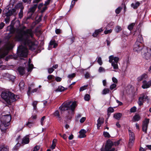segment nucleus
<instances>
[{"instance_id":"nucleus-1","label":"nucleus","mask_w":151,"mask_h":151,"mask_svg":"<svg viewBox=\"0 0 151 151\" xmlns=\"http://www.w3.org/2000/svg\"><path fill=\"white\" fill-rule=\"evenodd\" d=\"M34 32L31 29L22 31L21 33L17 35L15 37L17 40L20 41L21 45L17 49V55L20 57H26L28 55L27 47L32 50H35L37 47L33 42Z\"/></svg>"},{"instance_id":"nucleus-2","label":"nucleus","mask_w":151,"mask_h":151,"mask_svg":"<svg viewBox=\"0 0 151 151\" xmlns=\"http://www.w3.org/2000/svg\"><path fill=\"white\" fill-rule=\"evenodd\" d=\"M133 50L134 51L138 53L142 51V55L147 60L150 57L151 50L150 49H148V48L147 47L143 48L142 44L135 42L133 46Z\"/></svg>"},{"instance_id":"nucleus-3","label":"nucleus","mask_w":151,"mask_h":151,"mask_svg":"<svg viewBox=\"0 0 151 151\" xmlns=\"http://www.w3.org/2000/svg\"><path fill=\"white\" fill-rule=\"evenodd\" d=\"M77 106L76 101L72 102L70 101H66L63 103L59 107L60 110L61 111V113H63V111L68 110H70L73 111Z\"/></svg>"},{"instance_id":"nucleus-4","label":"nucleus","mask_w":151,"mask_h":151,"mask_svg":"<svg viewBox=\"0 0 151 151\" xmlns=\"http://www.w3.org/2000/svg\"><path fill=\"white\" fill-rule=\"evenodd\" d=\"M1 97L8 103L10 104L16 100L17 96L9 91L3 92L1 95Z\"/></svg>"},{"instance_id":"nucleus-5","label":"nucleus","mask_w":151,"mask_h":151,"mask_svg":"<svg viewBox=\"0 0 151 151\" xmlns=\"http://www.w3.org/2000/svg\"><path fill=\"white\" fill-rule=\"evenodd\" d=\"M11 119V116L9 114L2 115L1 118V121L2 123L0 127L2 132H4L6 130V127L10 124V122Z\"/></svg>"},{"instance_id":"nucleus-6","label":"nucleus","mask_w":151,"mask_h":151,"mask_svg":"<svg viewBox=\"0 0 151 151\" xmlns=\"http://www.w3.org/2000/svg\"><path fill=\"white\" fill-rule=\"evenodd\" d=\"M109 62L111 63V66L115 70L118 69V62L119 60V58L117 57H114L112 55L109 56Z\"/></svg>"},{"instance_id":"nucleus-7","label":"nucleus","mask_w":151,"mask_h":151,"mask_svg":"<svg viewBox=\"0 0 151 151\" xmlns=\"http://www.w3.org/2000/svg\"><path fill=\"white\" fill-rule=\"evenodd\" d=\"M113 145L112 142L110 140H108L106 142L104 148L101 149V151H116L115 148L112 147Z\"/></svg>"},{"instance_id":"nucleus-8","label":"nucleus","mask_w":151,"mask_h":151,"mask_svg":"<svg viewBox=\"0 0 151 151\" xmlns=\"http://www.w3.org/2000/svg\"><path fill=\"white\" fill-rule=\"evenodd\" d=\"M129 147H132L134 142L135 137L134 133L130 130H129Z\"/></svg>"},{"instance_id":"nucleus-9","label":"nucleus","mask_w":151,"mask_h":151,"mask_svg":"<svg viewBox=\"0 0 151 151\" xmlns=\"http://www.w3.org/2000/svg\"><path fill=\"white\" fill-rule=\"evenodd\" d=\"M148 100L147 96L144 93H142L140 95L137 103L139 106H141L143 105L144 102Z\"/></svg>"},{"instance_id":"nucleus-10","label":"nucleus","mask_w":151,"mask_h":151,"mask_svg":"<svg viewBox=\"0 0 151 151\" xmlns=\"http://www.w3.org/2000/svg\"><path fill=\"white\" fill-rule=\"evenodd\" d=\"M149 120V119H145L143 122L142 129V131L145 133L147 132Z\"/></svg>"},{"instance_id":"nucleus-11","label":"nucleus","mask_w":151,"mask_h":151,"mask_svg":"<svg viewBox=\"0 0 151 151\" xmlns=\"http://www.w3.org/2000/svg\"><path fill=\"white\" fill-rule=\"evenodd\" d=\"M142 83V87L143 89L149 88L151 86V80L147 82L146 81H144Z\"/></svg>"},{"instance_id":"nucleus-12","label":"nucleus","mask_w":151,"mask_h":151,"mask_svg":"<svg viewBox=\"0 0 151 151\" xmlns=\"http://www.w3.org/2000/svg\"><path fill=\"white\" fill-rule=\"evenodd\" d=\"M16 9H15L13 8L9 10L6 14V17H9L12 15L13 14L15 15L17 14L16 12Z\"/></svg>"},{"instance_id":"nucleus-13","label":"nucleus","mask_w":151,"mask_h":151,"mask_svg":"<svg viewBox=\"0 0 151 151\" xmlns=\"http://www.w3.org/2000/svg\"><path fill=\"white\" fill-rule=\"evenodd\" d=\"M79 135L78 136L79 138H84L86 137V131L84 129H81L79 132Z\"/></svg>"},{"instance_id":"nucleus-14","label":"nucleus","mask_w":151,"mask_h":151,"mask_svg":"<svg viewBox=\"0 0 151 151\" xmlns=\"http://www.w3.org/2000/svg\"><path fill=\"white\" fill-rule=\"evenodd\" d=\"M143 42V40L142 35H139L137 38V41L135 42L142 45Z\"/></svg>"},{"instance_id":"nucleus-15","label":"nucleus","mask_w":151,"mask_h":151,"mask_svg":"<svg viewBox=\"0 0 151 151\" xmlns=\"http://www.w3.org/2000/svg\"><path fill=\"white\" fill-rule=\"evenodd\" d=\"M104 119L100 118L97 120V127L98 129H99L102 124L103 123Z\"/></svg>"},{"instance_id":"nucleus-16","label":"nucleus","mask_w":151,"mask_h":151,"mask_svg":"<svg viewBox=\"0 0 151 151\" xmlns=\"http://www.w3.org/2000/svg\"><path fill=\"white\" fill-rule=\"evenodd\" d=\"M29 142V139L27 136L24 137L22 139V143L26 144L28 143Z\"/></svg>"},{"instance_id":"nucleus-17","label":"nucleus","mask_w":151,"mask_h":151,"mask_svg":"<svg viewBox=\"0 0 151 151\" xmlns=\"http://www.w3.org/2000/svg\"><path fill=\"white\" fill-rule=\"evenodd\" d=\"M31 61L30 58L29 59L28 61V68H27V71L28 72H31L33 67V65L32 64H31Z\"/></svg>"},{"instance_id":"nucleus-18","label":"nucleus","mask_w":151,"mask_h":151,"mask_svg":"<svg viewBox=\"0 0 151 151\" xmlns=\"http://www.w3.org/2000/svg\"><path fill=\"white\" fill-rule=\"evenodd\" d=\"M103 31V29L102 28H100L96 30L93 33L92 35L94 37H97L98 34Z\"/></svg>"},{"instance_id":"nucleus-19","label":"nucleus","mask_w":151,"mask_h":151,"mask_svg":"<svg viewBox=\"0 0 151 151\" xmlns=\"http://www.w3.org/2000/svg\"><path fill=\"white\" fill-rule=\"evenodd\" d=\"M67 88H65L64 87L61 86H59L58 88L55 90L56 92H62L66 90Z\"/></svg>"},{"instance_id":"nucleus-20","label":"nucleus","mask_w":151,"mask_h":151,"mask_svg":"<svg viewBox=\"0 0 151 151\" xmlns=\"http://www.w3.org/2000/svg\"><path fill=\"white\" fill-rule=\"evenodd\" d=\"M122 116L121 113H115L114 115V118L117 120H119Z\"/></svg>"},{"instance_id":"nucleus-21","label":"nucleus","mask_w":151,"mask_h":151,"mask_svg":"<svg viewBox=\"0 0 151 151\" xmlns=\"http://www.w3.org/2000/svg\"><path fill=\"white\" fill-rule=\"evenodd\" d=\"M18 71L20 75H23L25 73V69L24 68L19 67L18 69Z\"/></svg>"},{"instance_id":"nucleus-22","label":"nucleus","mask_w":151,"mask_h":151,"mask_svg":"<svg viewBox=\"0 0 151 151\" xmlns=\"http://www.w3.org/2000/svg\"><path fill=\"white\" fill-rule=\"evenodd\" d=\"M38 101H33L32 104V105L33 107V109L34 110L37 111V105L38 103Z\"/></svg>"},{"instance_id":"nucleus-23","label":"nucleus","mask_w":151,"mask_h":151,"mask_svg":"<svg viewBox=\"0 0 151 151\" xmlns=\"http://www.w3.org/2000/svg\"><path fill=\"white\" fill-rule=\"evenodd\" d=\"M147 77V76L146 74H144L137 78V80L138 81H140L146 78Z\"/></svg>"},{"instance_id":"nucleus-24","label":"nucleus","mask_w":151,"mask_h":151,"mask_svg":"<svg viewBox=\"0 0 151 151\" xmlns=\"http://www.w3.org/2000/svg\"><path fill=\"white\" fill-rule=\"evenodd\" d=\"M37 7V4L34 5L29 9V12L33 13Z\"/></svg>"},{"instance_id":"nucleus-25","label":"nucleus","mask_w":151,"mask_h":151,"mask_svg":"<svg viewBox=\"0 0 151 151\" xmlns=\"http://www.w3.org/2000/svg\"><path fill=\"white\" fill-rule=\"evenodd\" d=\"M0 151H9V148L8 146H1L0 147Z\"/></svg>"},{"instance_id":"nucleus-26","label":"nucleus","mask_w":151,"mask_h":151,"mask_svg":"<svg viewBox=\"0 0 151 151\" xmlns=\"http://www.w3.org/2000/svg\"><path fill=\"white\" fill-rule=\"evenodd\" d=\"M54 116L57 117L58 119L59 120H60L61 119L60 116L59 114V112L58 111H56L53 114Z\"/></svg>"},{"instance_id":"nucleus-27","label":"nucleus","mask_w":151,"mask_h":151,"mask_svg":"<svg viewBox=\"0 0 151 151\" xmlns=\"http://www.w3.org/2000/svg\"><path fill=\"white\" fill-rule=\"evenodd\" d=\"M6 76L11 81H13L15 78V77L14 76L11 75L9 74H6Z\"/></svg>"},{"instance_id":"nucleus-28","label":"nucleus","mask_w":151,"mask_h":151,"mask_svg":"<svg viewBox=\"0 0 151 151\" xmlns=\"http://www.w3.org/2000/svg\"><path fill=\"white\" fill-rule=\"evenodd\" d=\"M140 116L139 115H135L133 117V119L134 122L138 121L140 120Z\"/></svg>"},{"instance_id":"nucleus-29","label":"nucleus","mask_w":151,"mask_h":151,"mask_svg":"<svg viewBox=\"0 0 151 151\" xmlns=\"http://www.w3.org/2000/svg\"><path fill=\"white\" fill-rule=\"evenodd\" d=\"M140 3L137 2H136L135 4L134 3H132L131 4V6L134 9H137V7L139 5Z\"/></svg>"},{"instance_id":"nucleus-30","label":"nucleus","mask_w":151,"mask_h":151,"mask_svg":"<svg viewBox=\"0 0 151 151\" xmlns=\"http://www.w3.org/2000/svg\"><path fill=\"white\" fill-rule=\"evenodd\" d=\"M110 92V91L109 89L105 88L103 90L102 93L103 95H106L107 93H109Z\"/></svg>"},{"instance_id":"nucleus-31","label":"nucleus","mask_w":151,"mask_h":151,"mask_svg":"<svg viewBox=\"0 0 151 151\" xmlns=\"http://www.w3.org/2000/svg\"><path fill=\"white\" fill-rule=\"evenodd\" d=\"M34 125V123L33 121H28V123L26 124V125L29 128H30L32 127Z\"/></svg>"},{"instance_id":"nucleus-32","label":"nucleus","mask_w":151,"mask_h":151,"mask_svg":"<svg viewBox=\"0 0 151 151\" xmlns=\"http://www.w3.org/2000/svg\"><path fill=\"white\" fill-rule=\"evenodd\" d=\"M56 142L57 140L56 139H54L52 141V144L51 146V148L53 150L55 148Z\"/></svg>"},{"instance_id":"nucleus-33","label":"nucleus","mask_w":151,"mask_h":151,"mask_svg":"<svg viewBox=\"0 0 151 151\" xmlns=\"http://www.w3.org/2000/svg\"><path fill=\"white\" fill-rule=\"evenodd\" d=\"M34 85L33 84H32L31 85L29 86L28 88V90L27 92V94L29 96L30 95V91L31 90L32 88L34 87Z\"/></svg>"},{"instance_id":"nucleus-34","label":"nucleus","mask_w":151,"mask_h":151,"mask_svg":"<svg viewBox=\"0 0 151 151\" xmlns=\"http://www.w3.org/2000/svg\"><path fill=\"white\" fill-rule=\"evenodd\" d=\"M24 81H21L19 83V86L21 90L23 89L24 87Z\"/></svg>"},{"instance_id":"nucleus-35","label":"nucleus","mask_w":151,"mask_h":151,"mask_svg":"<svg viewBox=\"0 0 151 151\" xmlns=\"http://www.w3.org/2000/svg\"><path fill=\"white\" fill-rule=\"evenodd\" d=\"M135 25V23H132L130 24L128 27V29L130 30H132L133 28V27Z\"/></svg>"},{"instance_id":"nucleus-36","label":"nucleus","mask_w":151,"mask_h":151,"mask_svg":"<svg viewBox=\"0 0 151 151\" xmlns=\"http://www.w3.org/2000/svg\"><path fill=\"white\" fill-rule=\"evenodd\" d=\"M116 84L115 83H113L110 86V89L111 90H112L113 89H114V90H115L116 89Z\"/></svg>"},{"instance_id":"nucleus-37","label":"nucleus","mask_w":151,"mask_h":151,"mask_svg":"<svg viewBox=\"0 0 151 151\" xmlns=\"http://www.w3.org/2000/svg\"><path fill=\"white\" fill-rule=\"evenodd\" d=\"M8 29H9L10 31V32L12 33H13L14 32V27L12 26H10L8 27Z\"/></svg>"},{"instance_id":"nucleus-38","label":"nucleus","mask_w":151,"mask_h":151,"mask_svg":"<svg viewBox=\"0 0 151 151\" xmlns=\"http://www.w3.org/2000/svg\"><path fill=\"white\" fill-rule=\"evenodd\" d=\"M103 135L105 137L109 138L110 137V135L109 133L106 132H103Z\"/></svg>"},{"instance_id":"nucleus-39","label":"nucleus","mask_w":151,"mask_h":151,"mask_svg":"<svg viewBox=\"0 0 151 151\" xmlns=\"http://www.w3.org/2000/svg\"><path fill=\"white\" fill-rule=\"evenodd\" d=\"M114 111V109L113 108L111 107H109L108 109L107 112L108 114L109 113H112Z\"/></svg>"},{"instance_id":"nucleus-40","label":"nucleus","mask_w":151,"mask_h":151,"mask_svg":"<svg viewBox=\"0 0 151 151\" xmlns=\"http://www.w3.org/2000/svg\"><path fill=\"white\" fill-rule=\"evenodd\" d=\"M105 69L103 67H99L98 71L99 73L104 72L105 71Z\"/></svg>"},{"instance_id":"nucleus-41","label":"nucleus","mask_w":151,"mask_h":151,"mask_svg":"<svg viewBox=\"0 0 151 151\" xmlns=\"http://www.w3.org/2000/svg\"><path fill=\"white\" fill-rule=\"evenodd\" d=\"M97 62L100 65H101L103 63L101 57H99L98 58Z\"/></svg>"},{"instance_id":"nucleus-42","label":"nucleus","mask_w":151,"mask_h":151,"mask_svg":"<svg viewBox=\"0 0 151 151\" xmlns=\"http://www.w3.org/2000/svg\"><path fill=\"white\" fill-rule=\"evenodd\" d=\"M19 18L20 19H21L22 17L23 16V12L22 9L20 10V11L19 13Z\"/></svg>"},{"instance_id":"nucleus-43","label":"nucleus","mask_w":151,"mask_h":151,"mask_svg":"<svg viewBox=\"0 0 151 151\" xmlns=\"http://www.w3.org/2000/svg\"><path fill=\"white\" fill-rule=\"evenodd\" d=\"M90 95L88 94H86L85 96L84 99L85 100L88 101L90 99Z\"/></svg>"},{"instance_id":"nucleus-44","label":"nucleus","mask_w":151,"mask_h":151,"mask_svg":"<svg viewBox=\"0 0 151 151\" xmlns=\"http://www.w3.org/2000/svg\"><path fill=\"white\" fill-rule=\"evenodd\" d=\"M137 108L135 106L132 107L130 109V111L131 113L134 112L136 111Z\"/></svg>"},{"instance_id":"nucleus-45","label":"nucleus","mask_w":151,"mask_h":151,"mask_svg":"<svg viewBox=\"0 0 151 151\" xmlns=\"http://www.w3.org/2000/svg\"><path fill=\"white\" fill-rule=\"evenodd\" d=\"M122 28L119 26H117L115 29V31L116 32H119L121 30Z\"/></svg>"},{"instance_id":"nucleus-46","label":"nucleus","mask_w":151,"mask_h":151,"mask_svg":"<svg viewBox=\"0 0 151 151\" xmlns=\"http://www.w3.org/2000/svg\"><path fill=\"white\" fill-rule=\"evenodd\" d=\"M76 76V74L75 73H73L71 74L68 75V77L69 78L72 79L73 78Z\"/></svg>"},{"instance_id":"nucleus-47","label":"nucleus","mask_w":151,"mask_h":151,"mask_svg":"<svg viewBox=\"0 0 151 151\" xmlns=\"http://www.w3.org/2000/svg\"><path fill=\"white\" fill-rule=\"evenodd\" d=\"M16 6L18 8H20L21 9H22L23 10L24 8V7L23 6L22 3L18 4Z\"/></svg>"},{"instance_id":"nucleus-48","label":"nucleus","mask_w":151,"mask_h":151,"mask_svg":"<svg viewBox=\"0 0 151 151\" xmlns=\"http://www.w3.org/2000/svg\"><path fill=\"white\" fill-rule=\"evenodd\" d=\"M88 85H85L83 86H82L80 87V88L79 91H82L86 89V87H87Z\"/></svg>"},{"instance_id":"nucleus-49","label":"nucleus","mask_w":151,"mask_h":151,"mask_svg":"<svg viewBox=\"0 0 151 151\" xmlns=\"http://www.w3.org/2000/svg\"><path fill=\"white\" fill-rule=\"evenodd\" d=\"M122 9V7H118L115 10L116 13L117 14H119L120 12Z\"/></svg>"},{"instance_id":"nucleus-50","label":"nucleus","mask_w":151,"mask_h":151,"mask_svg":"<svg viewBox=\"0 0 151 151\" xmlns=\"http://www.w3.org/2000/svg\"><path fill=\"white\" fill-rule=\"evenodd\" d=\"M49 73L50 74L52 73L54 70V68L52 67L51 68H48L47 69Z\"/></svg>"},{"instance_id":"nucleus-51","label":"nucleus","mask_w":151,"mask_h":151,"mask_svg":"<svg viewBox=\"0 0 151 151\" xmlns=\"http://www.w3.org/2000/svg\"><path fill=\"white\" fill-rule=\"evenodd\" d=\"M10 21V17H6L5 19V23L6 24H8L9 23Z\"/></svg>"},{"instance_id":"nucleus-52","label":"nucleus","mask_w":151,"mask_h":151,"mask_svg":"<svg viewBox=\"0 0 151 151\" xmlns=\"http://www.w3.org/2000/svg\"><path fill=\"white\" fill-rule=\"evenodd\" d=\"M106 29H106V30L104 32V33L105 34H107L108 33H110L112 31V30L111 29H110L108 30H106Z\"/></svg>"},{"instance_id":"nucleus-53","label":"nucleus","mask_w":151,"mask_h":151,"mask_svg":"<svg viewBox=\"0 0 151 151\" xmlns=\"http://www.w3.org/2000/svg\"><path fill=\"white\" fill-rule=\"evenodd\" d=\"M40 147L38 145H36L34 147V150L33 151H38L40 149Z\"/></svg>"},{"instance_id":"nucleus-54","label":"nucleus","mask_w":151,"mask_h":151,"mask_svg":"<svg viewBox=\"0 0 151 151\" xmlns=\"http://www.w3.org/2000/svg\"><path fill=\"white\" fill-rule=\"evenodd\" d=\"M55 80L57 82H60L61 81L62 78L59 77H57L55 78Z\"/></svg>"},{"instance_id":"nucleus-55","label":"nucleus","mask_w":151,"mask_h":151,"mask_svg":"<svg viewBox=\"0 0 151 151\" xmlns=\"http://www.w3.org/2000/svg\"><path fill=\"white\" fill-rule=\"evenodd\" d=\"M90 76V74L88 72H86L85 75V77L86 78H89Z\"/></svg>"},{"instance_id":"nucleus-56","label":"nucleus","mask_w":151,"mask_h":151,"mask_svg":"<svg viewBox=\"0 0 151 151\" xmlns=\"http://www.w3.org/2000/svg\"><path fill=\"white\" fill-rule=\"evenodd\" d=\"M112 80L113 82L115 83H117V80L116 78H115L113 77L112 78Z\"/></svg>"},{"instance_id":"nucleus-57","label":"nucleus","mask_w":151,"mask_h":151,"mask_svg":"<svg viewBox=\"0 0 151 151\" xmlns=\"http://www.w3.org/2000/svg\"><path fill=\"white\" fill-rule=\"evenodd\" d=\"M45 118V116H43L41 119V124L42 125H43L44 123V121Z\"/></svg>"},{"instance_id":"nucleus-58","label":"nucleus","mask_w":151,"mask_h":151,"mask_svg":"<svg viewBox=\"0 0 151 151\" xmlns=\"http://www.w3.org/2000/svg\"><path fill=\"white\" fill-rule=\"evenodd\" d=\"M86 119L85 117H82L80 120V122L81 123H83Z\"/></svg>"},{"instance_id":"nucleus-59","label":"nucleus","mask_w":151,"mask_h":151,"mask_svg":"<svg viewBox=\"0 0 151 151\" xmlns=\"http://www.w3.org/2000/svg\"><path fill=\"white\" fill-rule=\"evenodd\" d=\"M5 24L3 22H1L0 23V29H2L4 27Z\"/></svg>"},{"instance_id":"nucleus-60","label":"nucleus","mask_w":151,"mask_h":151,"mask_svg":"<svg viewBox=\"0 0 151 151\" xmlns=\"http://www.w3.org/2000/svg\"><path fill=\"white\" fill-rule=\"evenodd\" d=\"M54 77L53 75H49L47 76V79L49 80H51Z\"/></svg>"},{"instance_id":"nucleus-61","label":"nucleus","mask_w":151,"mask_h":151,"mask_svg":"<svg viewBox=\"0 0 151 151\" xmlns=\"http://www.w3.org/2000/svg\"><path fill=\"white\" fill-rule=\"evenodd\" d=\"M75 4V2H73V1H72V2H71V4L70 5V9H71L72 8V7Z\"/></svg>"},{"instance_id":"nucleus-62","label":"nucleus","mask_w":151,"mask_h":151,"mask_svg":"<svg viewBox=\"0 0 151 151\" xmlns=\"http://www.w3.org/2000/svg\"><path fill=\"white\" fill-rule=\"evenodd\" d=\"M61 137H62L65 140L67 138V137L66 136V135L65 134H63V135H62V136H61Z\"/></svg>"},{"instance_id":"nucleus-63","label":"nucleus","mask_w":151,"mask_h":151,"mask_svg":"<svg viewBox=\"0 0 151 151\" xmlns=\"http://www.w3.org/2000/svg\"><path fill=\"white\" fill-rule=\"evenodd\" d=\"M50 1L48 0H47V1H45V5L47 6L49 4L50 2Z\"/></svg>"},{"instance_id":"nucleus-64","label":"nucleus","mask_w":151,"mask_h":151,"mask_svg":"<svg viewBox=\"0 0 151 151\" xmlns=\"http://www.w3.org/2000/svg\"><path fill=\"white\" fill-rule=\"evenodd\" d=\"M55 42V41H51L50 42V45H53Z\"/></svg>"}]
</instances>
